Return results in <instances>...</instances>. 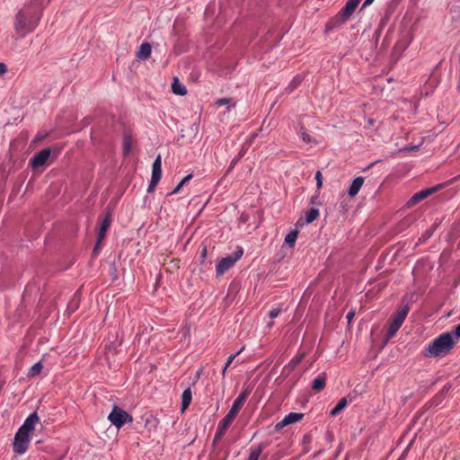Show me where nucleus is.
<instances>
[{
	"mask_svg": "<svg viewBox=\"0 0 460 460\" xmlns=\"http://www.w3.org/2000/svg\"><path fill=\"white\" fill-rule=\"evenodd\" d=\"M193 177V174L192 173H190L188 175H186L180 182L179 184L172 190V191L171 192V195H173V194H176L180 191V190L186 184L188 183Z\"/></svg>",
	"mask_w": 460,
	"mask_h": 460,
	"instance_id": "a878e982",
	"label": "nucleus"
},
{
	"mask_svg": "<svg viewBox=\"0 0 460 460\" xmlns=\"http://www.w3.org/2000/svg\"><path fill=\"white\" fill-rule=\"evenodd\" d=\"M438 190V187H433L422 190L417 193H415L406 203L408 208L413 207L421 200L427 199L429 196L433 194L435 191Z\"/></svg>",
	"mask_w": 460,
	"mask_h": 460,
	"instance_id": "6e6552de",
	"label": "nucleus"
},
{
	"mask_svg": "<svg viewBox=\"0 0 460 460\" xmlns=\"http://www.w3.org/2000/svg\"><path fill=\"white\" fill-rule=\"evenodd\" d=\"M280 311H281L280 308H272L269 312L270 318H271V319L276 318L280 314Z\"/></svg>",
	"mask_w": 460,
	"mask_h": 460,
	"instance_id": "2f4dec72",
	"label": "nucleus"
},
{
	"mask_svg": "<svg viewBox=\"0 0 460 460\" xmlns=\"http://www.w3.org/2000/svg\"><path fill=\"white\" fill-rule=\"evenodd\" d=\"M49 2V0H30L16 13L13 29L20 37L23 38L36 29Z\"/></svg>",
	"mask_w": 460,
	"mask_h": 460,
	"instance_id": "f257e3e1",
	"label": "nucleus"
},
{
	"mask_svg": "<svg viewBox=\"0 0 460 460\" xmlns=\"http://www.w3.org/2000/svg\"><path fill=\"white\" fill-rule=\"evenodd\" d=\"M132 146V138L129 136H125L123 138V152L127 155L130 153Z\"/></svg>",
	"mask_w": 460,
	"mask_h": 460,
	"instance_id": "bb28decb",
	"label": "nucleus"
},
{
	"mask_svg": "<svg viewBox=\"0 0 460 460\" xmlns=\"http://www.w3.org/2000/svg\"><path fill=\"white\" fill-rule=\"evenodd\" d=\"M239 411H240V410H238L235 407L232 406L230 411L224 417V420H226L227 422H229L230 424H232V422L234 421V418L236 417V415L238 414Z\"/></svg>",
	"mask_w": 460,
	"mask_h": 460,
	"instance_id": "c85d7f7f",
	"label": "nucleus"
},
{
	"mask_svg": "<svg viewBox=\"0 0 460 460\" xmlns=\"http://www.w3.org/2000/svg\"><path fill=\"white\" fill-rule=\"evenodd\" d=\"M305 358V354L296 355L294 357L288 364L284 367L283 371L288 369L289 371H293L296 366L303 360Z\"/></svg>",
	"mask_w": 460,
	"mask_h": 460,
	"instance_id": "412c9836",
	"label": "nucleus"
},
{
	"mask_svg": "<svg viewBox=\"0 0 460 460\" xmlns=\"http://www.w3.org/2000/svg\"><path fill=\"white\" fill-rule=\"evenodd\" d=\"M230 99H226V98H223V99H219L217 102V105H226V104H228L230 102Z\"/></svg>",
	"mask_w": 460,
	"mask_h": 460,
	"instance_id": "c9c22d12",
	"label": "nucleus"
},
{
	"mask_svg": "<svg viewBox=\"0 0 460 460\" xmlns=\"http://www.w3.org/2000/svg\"><path fill=\"white\" fill-rule=\"evenodd\" d=\"M45 137L44 135H37L36 137H35V141H40L41 139H43Z\"/></svg>",
	"mask_w": 460,
	"mask_h": 460,
	"instance_id": "37998d69",
	"label": "nucleus"
},
{
	"mask_svg": "<svg viewBox=\"0 0 460 460\" xmlns=\"http://www.w3.org/2000/svg\"><path fill=\"white\" fill-rule=\"evenodd\" d=\"M231 424L225 420L224 419L219 421L217 429V432L213 440V444H216L219 441L223 436L225 435L226 430L229 428Z\"/></svg>",
	"mask_w": 460,
	"mask_h": 460,
	"instance_id": "dca6fc26",
	"label": "nucleus"
},
{
	"mask_svg": "<svg viewBox=\"0 0 460 460\" xmlns=\"http://www.w3.org/2000/svg\"><path fill=\"white\" fill-rule=\"evenodd\" d=\"M161 177H162V159H161V155H158L153 163L151 179H154V182H155V181H160Z\"/></svg>",
	"mask_w": 460,
	"mask_h": 460,
	"instance_id": "4468645a",
	"label": "nucleus"
},
{
	"mask_svg": "<svg viewBox=\"0 0 460 460\" xmlns=\"http://www.w3.org/2000/svg\"><path fill=\"white\" fill-rule=\"evenodd\" d=\"M348 405V401L345 397L341 398L336 406L331 411V416H337L346 406Z\"/></svg>",
	"mask_w": 460,
	"mask_h": 460,
	"instance_id": "5701e85b",
	"label": "nucleus"
},
{
	"mask_svg": "<svg viewBox=\"0 0 460 460\" xmlns=\"http://www.w3.org/2000/svg\"><path fill=\"white\" fill-rule=\"evenodd\" d=\"M304 416V413L301 412H290L275 425V430L279 431L288 425L299 422Z\"/></svg>",
	"mask_w": 460,
	"mask_h": 460,
	"instance_id": "0eeeda50",
	"label": "nucleus"
},
{
	"mask_svg": "<svg viewBox=\"0 0 460 460\" xmlns=\"http://www.w3.org/2000/svg\"><path fill=\"white\" fill-rule=\"evenodd\" d=\"M325 385H326V374L322 373L313 380L312 389L314 392H320L325 387Z\"/></svg>",
	"mask_w": 460,
	"mask_h": 460,
	"instance_id": "f3484780",
	"label": "nucleus"
},
{
	"mask_svg": "<svg viewBox=\"0 0 460 460\" xmlns=\"http://www.w3.org/2000/svg\"><path fill=\"white\" fill-rule=\"evenodd\" d=\"M7 71L6 65L0 62V75H4Z\"/></svg>",
	"mask_w": 460,
	"mask_h": 460,
	"instance_id": "4c0bfd02",
	"label": "nucleus"
},
{
	"mask_svg": "<svg viewBox=\"0 0 460 460\" xmlns=\"http://www.w3.org/2000/svg\"><path fill=\"white\" fill-rule=\"evenodd\" d=\"M236 262V258H232L231 255L222 258L217 265V275L221 276L229 269H231Z\"/></svg>",
	"mask_w": 460,
	"mask_h": 460,
	"instance_id": "9d476101",
	"label": "nucleus"
},
{
	"mask_svg": "<svg viewBox=\"0 0 460 460\" xmlns=\"http://www.w3.org/2000/svg\"><path fill=\"white\" fill-rule=\"evenodd\" d=\"M40 420L37 412H32L30 414L27 419L24 420L23 424L19 428V430H22L25 433H30L34 429L36 423Z\"/></svg>",
	"mask_w": 460,
	"mask_h": 460,
	"instance_id": "9b49d317",
	"label": "nucleus"
},
{
	"mask_svg": "<svg viewBox=\"0 0 460 460\" xmlns=\"http://www.w3.org/2000/svg\"><path fill=\"white\" fill-rule=\"evenodd\" d=\"M456 344V341L451 333L443 332L427 345L424 355L431 358L444 357L449 354Z\"/></svg>",
	"mask_w": 460,
	"mask_h": 460,
	"instance_id": "f03ea898",
	"label": "nucleus"
},
{
	"mask_svg": "<svg viewBox=\"0 0 460 460\" xmlns=\"http://www.w3.org/2000/svg\"><path fill=\"white\" fill-rule=\"evenodd\" d=\"M375 0H365L362 7H367L370 5Z\"/></svg>",
	"mask_w": 460,
	"mask_h": 460,
	"instance_id": "79ce46f5",
	"label": "nucleus"
},
{
	"mask_svg": "<svg viewBox=\"0 0 460 460\" xmlns=\"http://www.w3.org/2000/svg\"><path fill=\"white\" fill-rule=\"evenodd\" d=\"M410 309L409 304L402 305L397 308L396 312L392 314L388 321V328L385 337V341H388L396 334L405 321Z\"/></svg>",
	"mask_w": 460,
	"mask_h": 460,
	"instance_id": "7ed1b4c3",
	"label": "nucleus"
},
{
	"mask_svg": "<svg viewBox=\"0 0 460 460\" xmlns=\"http://www.w3.org/2000/svg\"><path fill=\"white\" fill-rule=\"evenodd\" d=\"M227 367H226V366H225V367H224V368L222 369V376H223V377H225V376H226V369H227Z\"/></svg>",
	"mask_w": 460,
	"mask_h": 460,
	"instance_id": "c03bdc74",
	"label": "nucleus"
},
{
	"mask_svg": "<svg viewBox=\"0 0 460 460\" xmlns=\"http://www.w3.org/2000/svg\"><path fill=\"white\" fill-rule=\"evenodd\" d=\"M264 447L263 444H260L257 447H252L248 460H259Z\"/></svg>",
	"mask_w": 460,
	"mask_h": 460,
	"instance_id": "4be33fe9",
	"label": "nucleus"
},
{
	"mask_svg": "<svg viewBox=\"0 0 460 460\" xmlns=\"http://www.w3.org/2000/svg\"><path fill=\"white\" fill-rule=\"evenodd\" d=\"M100 244H101V243H98V241H97V242H96V244H95V246H94V248H93V253H94V255H96V254H98V253H99V251H100V249H101V248H100Z\"/></svg>",
	"mask_w": 460,
	"mask_h": 460,
	"instance_id": "a19ab883",
	"label": "nucleus"
},
{
	"mask_svg": "<svg viewBox=\"0 0 460 460\" xmlns=\"http://www.w3.org/2000/svg\"><path fill=\"white\" fill-rule=\"evenodd\" d=\"M152 47L150 43L144 42L140 45L137 57L139 59H147L151 55Z\"/></svg>",
	"mask_w": 460,
	"mask_h": 460,
	"instance_id": "a211bd4d",
	"label": "nucleus"
},
{
	"mask_svg": "<svg viewBox=\"0 0 460 460\" xmlns=\"http://www.w3.org/2000/svg\"><path fill=\"white\" fill-rule=\"evenodd\" d=\"M298 232L297 231H291L288 233L285 237V243L288 244L289 246H293L296 241Z\"/></svg>",
	"mask_w": 460,
	"mask_h": 460,
	"instance_id": "cd10ccee",
	"label": "nucleus"
},
{
	"mask_svg": "<svg viewBox=\"0 0 460 460\" xmlns=\"http://www.w3.org/2000/svg\"><path fill=\"white\" fill-rule=\"evenodd\" d=\"M364 181H365V179L362 176H358V177L355 178L349 186V189L348 191L349 196L355 197L358 193L362 185L364 184Z\"/></svg>",
	"mask_w": 460,
	"mask_h": 460,
	"instance_id": "2eb2a0df",
	"label": "nucleus"
},
{
	"mask_svg": "<svg viewBox=\"0 0 460 460\" xmlns=\"http://www.w3.org/2000/svg\"><path fill=\"white\" fill-rule=\"evenodd\" d=\"M172 90L173 93L178 95H185L187 93L186 87L180 84L177 78L173 79V82L172 84Z\"/></svg>",
	"mask_w": 460,
	"mask_h": 460,
	"instance_id": "aec40b11",
	"label": "nucleus"
},
{
	"mask_svg": "<svg viewBox=\"0 0 460 460\" xmlns=\"http://www.w3.org/2000/svg\"><path fill=\"white\" fill-rule=\"evenodd\" d=\"M192 400V393L190 388H187L181 394V411H184L190 404Z\"/></svg>",
	"mask_w": 460,
	"mask_h": 460,
	"instance_id": "6ab92c4d",
	"label": "nucleus"
},
{
	"mask_svg": "<svg viewBox=\"0 0 460 460\" xmlns=\"http://www.w3.org/2000/svg\"><path fill=\"white\" fill-rule=\"evenodd\" d=\"M252 392V388L247 386L243 388L242 393L237 396V398L234 400L232 406L235 407L238 410H241V408L243 406L245 401L249 397L250 394Z\"/></svg>",
	"mask_w": 460,
	"mask_h": 460,
	"instance_id": "ddd939ff",
	"label": "nucleus"
},
{
	"mask_svg": "<svg viewBox=\"0 0 460 460\" xmlns=\"http://www.w3.org/2000/svg\"><path fill=\"white\" fill-rule=\"evenodd\" d=\"M316 186L317 189L320 190L323 186V175L320 171H317L315 173Z\"/></svg>",
	"mask_w": 460,
	"mask_h": 460,
	"instance_id": "7c9ffc66",
	"label": "nucleus"
},
{
	"mask_svg": "<svg viewBox=\"0 0 460 460\" xmlns=\"http://www.w3.org/2000/svg\"><path fill=\"white\" fill-rule=\"evenodd\" d=\"M356 314V312L355 310L351 309L346 315V318L348 320V323L350 324V323L352 322L354 316Z\"/></svg>",
	"mask_w": 460,
	"mask_h": 460,
	"instance_id": "72a5a7b5",
	"label": "nucleus"
},
{
	"mask_svg": "<svg viewBox=\"0 0 460 460\" xmlns=\"http://www.w3.org/2000/svg\"><path fill=\"white\" fill-rule=\"evenodd\" d=\"M447 332L451 333L453 335L454 340H456L457 342L460 339V323L455 327L454 331Z\"/></svg>",
	"mask_w": 460,
	"mask_h": 460,
	"instance_id": "c756f323",
	"label": "nucleus"
},
{
	"mask_svg": "<svg viewBox=\"0 0 460 460\" xmlns=\"http://www.w3.org/2000/svg\"><path fill=\"white\" fill-rule=\"evenodd\" d=\"M158 182H159V181H155L154 182V179H151L149 186L147 188V191L152 192L155 190V188L156 187V185L158 184Z\"/></svg>",
	"mask_w": 460,
	"mask_h": 460,
	"instance_id": "f704fd0d",
	"label": "nucleus"
},
{
	"mask_svg": "<svg viewBox=\"0 0 460 460\" xmlns=\"http://www.w3.org/2000/svg\"><path fill=\"white\" fill-rule=\"evenodd\" d=\"M301 83V79L296 77L294 78V80L291 82V85L293 86V88H296L299 84Z\"/></svg>",
	"mask_w": 460,
	"mask_h": 460,
	"instance_id": "58836bf2",
	"label": "nucleus"
},
{
	"mask_svg": "<svg viewBox=\"0 0 460 460\" xmlns=\"http://www.w3.org/2000/svg\"><path fill=\"white\" fill-rule=\"evenodd\" d=\"M51 151L49 148H45L37 153L30 161V164L33 168H38L46 164L49 158Z\"/></svg>",
	"mask_w": 460,
	"mask_h": 460,
	"instance_id": "1a4fd4ad",
	"label": "nucleus"
},
{
	"mask_svg": "<svg viewBox=\"0 0 460 460\" xmlns=\"http://www.w3.org/2000/svg\"><path fill=\"white\" fill-rule=\"evenodd\" d=\"M301 137H302V138H303V140L305 142H310L311 141L310 136L308 134H306L305 132H303L301 134Z\"/></svg>",
	"mask_w": 460,
	"mask_h": 460,
	"instance_id": "ea45409f",
	"label": "nucleus"
},
{
	"mask_svg": "<svg viewBox=\"0 0 460 460\" xmlns=\"http://www.w3.org/2000/svg\"><path fill=\"white\" fill-rule=\"evenodd\" d=\"M43 368L42 363L40 361L35 363L32 367H30L28 370L27 376L28 377H34L38 376Z\"/></svg>",
	"mask_w": 460,
	"mask_h": 460,
	"instance_id": "b1692460",
	"label": "nucleus"
},
{
	"mask_svg": "<svg viewBox=\"0 0 460 460\" xmlns=\"http://www.w3.org/2000/svg\"><path fill=\"white\" fill-rule=\"evenodd\" d=\"M108 419L118 429H120L125 423L131 422L133 420L132 417L126 411L116 405L113 406Z\"/></svg>",
	"mask_w": 460,
	"mask_h": 460,
	"instance_id": "39448f33",
	"label": "nucleus"
},
{
	"mask_svg": "<svg viewBox=\"0 0 460 460\" xmlns=\"http://www.w3.org/2000/svg\"><path fill=\"white\" fill-rule=\"evenodd\" d=\"M243 255V250L239 249L237 252H234V255H231L232 258H236V261L242 257Z\"/></svg>",
	"mask_w": 460,
	"mask_h": 460,
	"instance_id": "e433bc0d",
	"label": "nucleus"
},
{
	"mask_svg": "<svg viewBox=\"0 0 460 460\" xmlns=\"http://www.w3.org/2000/svg\"><path fill=\"white\" fill-rule=\"evenodd\" d=\"M319 215H320L319 209L311 208L310 210H308L306 212L305 222L307 224L313 223L315 219L318 218Z\"/></svg>",
	"mask_w": 460,
	"mask_h": 460,
	"instance_id": "393cba45",
	"label": "nucleus"
},
{
	"mask_svg": "<svg viewBox=\"0 0 460 460\" xmlns=\"http://www.w3.org/2000/svg\"><path fill=\"white\" fill-rule=\"evenodd\" d=\"M207 254V249L204 248L203 251H202V256L205 257Z\"/></svg>",
	"mask_w": 460,
	"mask_h": 460,
	"instance_id": "a18cd8bd",
	"label": "nucleus"
},
{
	"mask_svg": "<svg viewBox=\"0 0 460 460\" xmlns=\"http://www.w3.org/2000/svg\"><path fill=\"white\" fill-rule=\"evenodd\" d=\"M111 214L107 213L105 217L102 219L97 234L98 243H101L102 241L104 239L106 233L108 229L111 226Z\"/></svg>",
	"mask_w": 460,
	"mask_h": 460,
	"instance_id": "f8f14e48",
	"label": "nucleus"
},
{
	"mask_svg": "<svg viewBox=\"0 0 460 460\" xmlns=\"http://www.w3.org/2000/svg\"><path fill=\"white\" fill-rule=\"evenodd\" d=\"M360 0H348L345 6L331 20L332 26H339L345 23L352 15Z\"/></svg>",
	"mask_w": 460,
	"mask_h": 460,
	"instance_id": "20e7f679",
	"label": "nucleus"
},
{
	"mask_svg": "<svg viewBox=\"0 0 460 460\" xmlns=\"http://www.w3.org/2000/svg\"><path fill=\"white\" fill-rule=\"evenodd\" d=\"M240 353H241V350L237 351L235 354L229 356L225 366L229 367L232 364V362L234 361V359L236 358V356L239 355Z\"/></svg>",
	"mask_w": 460,
	"mask_h": 460,
	"instance_id": "473e14b6",
	"label": "nucleus"
},
{
	"mask_svg": "<svg viewBox=\"0 0 460 460\" xmlns=\"http://www.w3.org/2000/svg\"><path fill=\"white\" fill-rule=\"evenodd\" d=\"M31 438L30 435L28 433H25L22 430H19L16 432L13 443V449L14 453L18 455L24 454L27 449L28 446L30 444Z\"/></svg>",
	"mask_w": 460,
	"mask_h": 460,
	"instance_id": "423d86ee",
	"label": "nucleus"
}]
</instances>
